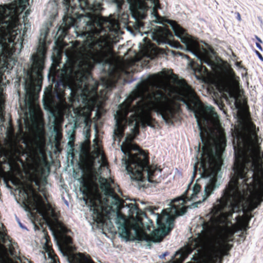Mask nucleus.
<instances>
[{"instance_id":"1","label":"nucleus","mask_w":263,"mask_h":263,"mask_svg":"<svg viewBox=\"0 0 263 263\" xmlns=\"http://www.w3.org/2000/svg\"><path fill=\"white\" fill-rule=\"evenodd\" d=\"M194 113L203 146L200 161L194 165L192 180L184 193L171 202V212L184 214L187 208H195L214 190V108L201 100H180Z\"/></svg>"},{"instance_id":"2","label":"nucleus","mask_w":263,"mask_h":263,"mask_svg":"<svg viewBox=\"0 0 263 263\" xmlns=\"http://www.w3.org/2000/svg\"><path fill=\"white\" fill-rule=\"evenodd\" d=\"M89 20L87 22L82 36L85 37L84 45L89 49L84 60L79 65V70L74 72V78L78 84L72 83L69 86L73 90L74 87H81L83 81L87 79L86 74H89L97 64L108 63L115 52L112 47L104 48L105 39H111L118 34L120 29L117 19L111 16L89 14Z\"/></svg>"},{"instance_id":"3","label":"nucleus","mask_w":263,"mask_h":263,"mask_svg":"<svg viewBox=\"0 0 263 263\" xmlns=\"http://www.w3.org/2000/svg\"><path fill=\"white\" fill-rule=\"evenodd\" d=\"M159 81V76H149L139 83L137 88L123 102H126L129 106L130 112L137 115L139 127L154 126L156 120L152 116V111L161 115L168 124H173L174 122L181 119L182 109L178 103L166 97L163 100V94L159 90L152 94L148 93L150 89L155 87Z\"/></svg>"},{"instance_id":"4","label":"nucleus","mask_w":263,"mask_h":263,"mask_svg":"<svg viewBox=\"0 0 263 263\" xmlns=\"http://www.w3.org/2000/svg\"><path fill=\"white\" fill-rule=\"evenodd\" d=\"M29 0H14L11 4L0 8V77L6 70L12 69L14 62L12 55L18 47H23V39L15 42L16 29L19 25V15L26 8Z\"/></svg>"},{"instance_id":"5","label":"nucleus","mask_w":263,"mask_h":263,"mask_svg":"<svg viewBox=\"0 0 263 263\" xmlns=\"http://www.w3.org/2000/svg\"><path fill=\"white\" fill-rule=\"evenodd\" d=\"M194 250L196 252L192 258L194 261L189 263H214V204L203 218L202 230L197 237L177 252L168 263H182Z\"/></svg>"},{"instance_id":"6","label":"nucleus","mask_w":263,"mask_h":263,"mask_svg":"<svg viewBox=\"0 0 263 263\" xmlns=\"http://www.w3.org/2000/svg\"><path fill=\"white\" fill-rule=\"evenodd\" d=\"M170 24L176 36L186 46V49L194 54L199 60L200 64L195 62L190 63L191 69L198 80L203 82L209 81L210 85L208 89L210 93H214V61L211 59L209 46L204 42L199 43L194 40L175 21H171Z\"/></svg>"},{"instance_id":"7","label":"nucleus","mask_w":263,"mask_h":263,"mask_svg":"<svg viewBox=\"0 0 263 263\" xmlns=\"http://www.w3.org/2000/svg\"><path fill=\"white\" fill-rule=\"evenodd\" d=\"M226 44V42L215 38V105H218L223 114L226 112V106L223 103L219 105L216 98L219 95L231 103L234 99L235 80H239L228 61L218 55L219 52L227 53L223 48Z\"/></svg>"},{"instance_id":"8","label":"nucleus","mask_w":263,"mask_h":263,"mask_svg":"<svg viewBox=\"0 0 263 263\" xmlns=\"http://www.w3.org/2000/svg\"><path fill=\"white\" fill-rule=\"evenodd\" d=\"M234 156L241 174L240 179L248 183L253 180L254 177L250 176L255 172L258 159L263 160V151L260 150L258 157L255 145L252 138L241 141L233 146Z\"/></svg>"},{"instance_id":"9","label":"nucleus","mask_w":263,"mask_h":263,"mask_svg":"<svg viewBox=\"0 0 263 263\" xmlns=\"http://www.w3.org/2000/svg\"><path fill=\"white\" fill-rule=\"evenodd\" d=\"M128 159L125 160L126 169L131 179L137 181L157 182L156 176L161 170L155 165L149 164V153L143 149L132 154L127 151Z\"/></svg>"},{"instance_id":"10","label":"nucleus","mask_w":263,"mask_h":263,"mask_svg":"<svg viewBox=\"0 0 263 263\" xmlns=\"http://www.w3.org/2000/svg\"><path fill=\"white\" fill-rule=\"evenodd\" d=\"M46 49L39 48L36 53L31 57L32 65L27 71L28 79L25 81V102L29 105L33 104L39 98L43 80V71L45 68Z\"/></svg>"},{"instance_id":"11","label":"nucleus","mask_w":263,"mask_h":263,"mask_svg":"<svg viewBox=\"0 0 263 263\" xmlns=\"http://www.w3.org/2000/svg\"><path fill=\"white\" fill-rule=\"evenodd\" d=\"M128 209V218L118 212L117 213V222L120 225L119 229L121 231L122 237L127 240H134L141 227H144V219L153 223L146 215L145 212L139 208L137 203L126 204Z\"/></svg>"},{"instance_id":"12","label":"nucleus","mask_w":263,"mask_h":263,"mask_svg":"<svg viewBox=\"0 0 263 263\" xmlns=\"http://www.w3.org/2000/svg\"><path fill=\"white\" fill-rule=\"evenodd\" d=\"M175 217L166 212L162 215H158L157 224L159 228L154 230L151 234H148L143 229L149 230L150 226L144 223V227L135 235V239L145 240L147 242H160L162 239L173 229Z\"/></svg>"},{"instance_id":"13","label":"nucleus","mask_w":263,"mask_h":263,"mask_svg":"<svg viewBox=\"0 0 263 263\" xmlns=\"http://www.w3.org/2000/svg\"><path fill=\"white\" fill-rule=\"evenodd\" d=\"M62 87V88L56 87L54 91H52V87H50L45 92L43 100L44 109L50 112L54 117L53 126L62 127L64 121L63 116L57 106V101L56 100L57 99L61 104L66 103L65 93L64 89L65 85L63 84Z\"/></svg>"},{"instance_id":"14","label":"nucleus","mask_w":263,"mask_h":263,"mask_svg":"<svg viewBox=\"0 0 263 263\" xmlns=\"http://www.w3.org/2000/svg\"><path fill=\"white\" fill-rule=\"evenodd\" d=\"M80 191L83 195V200L86 204L93 211V219L98 223H103L105 220V206L100 195L93 192L91 184L87 181L82 182Z\"/></svg>"},{"instance_id":"15","label":"nucleus","mask_w":263,"mask_h":263,"mask_svg":"<svg viewBox=\"0 0 263 263\" xmlns=\"http://www.w3.org/2000/svg\"><path fill=\"white\" fill-rule=\"evenodd\" d=\"M24 191L26 195L24 202L26 210L30 212L36 211L43 218H49L50 213L53 212L51 204H46L42 196L36 193L31 185L27 189H25Z\"/></svg>"},{"instance_id":"16","label":"nucleus","mask_w":263,"mask_h":263,"mask_svg":"<svg viewBox=\"0 0 263 263\" xmlns=\"http://www.w3.org/2000/svg\"><path fill=\"white\" fill-rule=\"evenodd\" d=\"M130 112V108L126 102H122L118 106V110L115 116L116 129L114 134L119 139H121L124 135V129L127 126V116Z\"/></svg>"},{"instance_id":"17","label":"nucleus","mask_w":263,"mask_h":263,"mask_svg":"<svg viewBox=\"0 0 263 263\" xmlns=\"http://www.w3.org/2000/svg\"><path fill=\"white\" fill-rule=\"evenodd\" d=\"M217 215V204L216 202H215V263H223L224 257L230 255L229 252L233 245L229 242H225L220 249H218Z\"/></svg>"},{"instance_id":"18","label":"nucleus","mask_w":263,"mask_h":263,"mask_svg":"<svg viewBox=\"0 0 263 263\" xmlns=\"http://www.w3.org/2000/svg\"><path fill=\"white\" fill-rule=\"evenodd\" d=\"M90 90L86 84L84 85V89L82 95L83 102L86 105L83 107H80L78 114L84 117L87 118L90 116L92 106L94 101L89 95Z\"/></svg>"},{"instance_id":"19","label":"nucleus","mask_w":263,"mask_h":263,"mask_svg":"<svg viewBox=\"0 0 263 263\" xmlns=\"http://www.w3.org/2000/svg\"><path fill=\"white\" fill-rule=\"evenodd\" d=\"M100 187L103 191H104L105 194L112 197L116 200V203L118 204L119 208H124L125 207V201L115 193L107 180L104 178H102L100 180Z\"/></svg>"},{"instance_id":"20","label":"nucleus","mask_w":263,"mask_h":263,"mask_svg":"<svg viewBox=\"0 0 263 263\" xmlns=\"http://www.w3.org/2000/svg\"><path fill=\"white\" fill-rule=\"evenodd\" d=\"M156 35L158 37V40L162 42L168 43L175 47H178L180 45V43L178 42H174L173 43H171L174 35L171 31L168 29L160 27L156 31Z\"/></svg>"},{"instance_id":"21","label":"nucleus","mask_w":263,"mask_h":263,"mask_svg":"<svg viewBox=\"0 0 263 263\" xmlns=\"http://www.w3.org/2000/svg\"><path fill=\"white\" fill-rule=\"evenodd\" d=\"M248 186L251 188V196L248 201V208L250 212H253L256 209L258 208L262 202L259 196L256 193V186L253 182H250Z\"/></svg>"},{"instance_id":"22","label":"nucleus","mask_w":263,"mask_h":263,"mask_svg":"<svg viewBox=\"0 0 263 263\" xmlns=\"http://www.w3.org/2000/svg\"><path fill=\"white\" fill-rule=\"evenodd\" d=\"M76 20L71 16L65 15L63 17V23L60 27L59 31H61L59 38L63 39L68 34L69 29L74 26Z\"/></svg>"},{"instance_id":"23","label":"nucleus","mask_w":263,"mask_h":263,"mask_svg":"<svg viewBox=\"0 0 263 263\" xmlns=\"http://www.w3.org/2000/svg\"><path fill=\"white\" fill-rule=\"evenodd\" d=\"M215 190L219 187V184H217V126H216V120L218 119V115L217 113L215 111Z\"/></svg>"},{"instance_id":"24","label":"nucleus","mask_w":263,"mask_h":263,"mask_svg":"<svg viewBox=\"0 0 263 263\" xmlns=\"http://www.w3.org/2000/svg\"><path fill=\"white\" fill-rule=\"evenodd\" d=\"M134 126L132 129V132L134 137H136L139 134L140 130L137 122V115L132 114L129 117H127V126Z\"/></svg>"},{"instance_id":"25","label":"nucleus","mask_w":263,"mask_h":263,"mask_svg":"<svg viewBox=\"0 0 263 263\" xmlns=\"http://www.w3.org/2000/svg\"><path fill=\"white\" fill-rule=\"evenodd\" d=\"M23 160L19 157L16 156L12 158L9 162L11 170L14 173H19L21 171V165H24Z\"/></svg>"},{"instance_id":"26","label":"nucleus","mask_w":263,"mask_h":263,"mask_svg":"<svg viewBox=\"0 0 263 263\" xmlns=\"http://www.w3.org/2000/svg\"><path fill=\"white\" fill-rule=\"evenodd\" d=\"M32 155L34 159L38 162H42L43 163L47 162V158L45 154L41 147L37 146L32 149Z\"/></svg>"},{"instance_id":"27","label":"nucleus","mask_w":263,"mask_h":263,"mask_svg":"<svg viewBox=\"0 0 263 263\" xmlns=\"http://www.w3.org/2000/svg\"><path fill=\"white\" fill-rule=\"evenodd\" d=\"M4 174L5 177L4 178V180L8 187H10V186L8 185L9 181H10L14 185H18L20 183L21 181L18 179L16 178L15 176L11 175L10 172H4Z\"/></svg>"},{"instance_id":"28","label":"nucleus","mask_w":263,"mask_h":263,"mask_svg":"<svg viewBox=\"0 0 263 263\" xmlns=\"http://www.w3.org/2000/svg\"><path fill=\"white\" fill-rule=\"evenodd\" d=\"M87 258L80 253L72 256L70 260V263H87Z\"/></svg>"},{"instance_id":"29","label":"nucleus","mask_w":263,"mask_h":263,"mask_svg":"<svg viewBox=\"0 0 263 263\" xmlns=\"http://www.w3.org/2000/svg\"><path fill=\"white\" fill-rule=\"evenodd\" d=\"M45 239H46V243L45 244V249L46 252L50 253V251L52 250L51 248V242L50 241V236L46 233L45 235Z\"/></svg>"},{"instance_id":"30","label":"nucleus","mask_w":263,"mask_h":263,"mask_svg":"<svg viewBox=\"0 0 263 263\" xmlns=\"http://www.w3.org/2000/svg\"><path fill=\"white\" fill-rule=\"evenodd\" d=\"M53 132L55 134L56 139L60 140L62 138V127L53 126Z\"/></svg>"},{"instance_id":"31","label":"nucleus","mask_w":263,"mask_h":263,"mask_svg":"<svg viewBox=\"0 0 263 263\" xmlns=\"http://www.w3.org/2000/svg\"><path fill=\"white\" fill-rule=\"evenodd\" d=\"M235 65L236 67H237L239 69H242L243 71H245V74H243V73H241V76L242 77H244V76H247L248 75V73H247V71H248V69L242 65V61H237L235 63Z\"/></svg>"},{"instance_id":"32","label":"nucleus","mask_w":263,"mask_h":263,"mask_svg":"<svg viewBox=\"0 0 263 263\" xmlns=\"http://www.w3.org/2000/svg\"><path fill=\"white\" fill-rule=\"evenodd\" d=\"M9 253L12 256H16V252L15 250L14 247L12 245H11L9 247Z\"/></svg>"},{"instance_id":"33","label":"nucleus","mask_w":263,"mask_h":263,"mask_svg":"<svg viewBox=\"0 0 263 263\" xmlns=\"http://www.w3.org/2000/svg\"><path fill=\"white\" fill-rule=\"evenodd\" d=\"M253 51L255 53L256 55L258 57V58L259 59V60L261 61V62H263V57L262 55H261V54L256 49H255V48H254L253 49Z\"/></svg>"},{"instance_id":"34","label":"nucleus","mask_w":263,"mask_h":263,"mask_svg":"<svg viewBox=\"0 0 263 263\" xmlns=\"http://www.w3.org/2000/svg\"><path fill=\"white\" fill-rule=\"evenodd\" d=\"M80 3V6L82 7L83 5H84V7H87L89 3L88 0H79Z\"/></svg>"},{"instance_id":"35","label":"nucleus","mask_w":263,"mask_h":263,"mask_svg":"<svg viewBox=\"0 0 263 263\" xmlns=\"http://www.w3.org/2000/svg\"><path fill=\"white\" fill-rule=\"evenodd\" d=\"M256 44V47L259 50H260L261 51H263V48L261 45V44H259V43H255Z\"/></svg>"},{"instance_id":"36","label":"nucleus","mask_w":263,"mask_h":263,"mask_svg":"<svg viewBox=\"0 0 263 263\" xmlns=\"http://www.w3.org/2000/svg\"><path fill=\"white\" fill-rule=\"evenodd\" d=\"M14 263H25L24 262H23L22 259L21 258V257H17V260H16Z\"/></svg>"},{"instance_id":"37","label":"nucleus","mask_w":263,"mask_h":263,"mask_svg":"<svg viewBox=\"0 0 263 263\" xmlns=\"http://www.w3.org/2000/svg\"><path fill=\"white\" fill-rule=\"evenodd\" d=\"M123 16H126V18H125V21L123 22L124 23L126 24L127 23V20L128 16L127 14H123Z\"/></svg>"},{"instance_id":"38","label":"nucleus","mask_w":263,"mask_h":263,"mask_svg":"<svg viewBox=\"0 0 263 263\" xmlns=\"http://www.w3.org/2000/svg\"><path fill=\"white\" fill-rule=\"evenodd\" d=\"M257 19L259 21L260 25H262L263 24V21L262 17L261 16H257Z\"/></svg>"},{"instance_id":"39","label":"nucleus","mask_w":263,"mask_h":263,"mask_svg":"<svg viewBox=\"0 0 263 263\" xmlns=\"http://www.w3.org/2000/svg\"><path fill=\"white\" fill-rule=\"evenodd\" d=\"M226 222L227 223V225L228 227L232 226L233 224V223L231 220H227Z\"/></svg>"},{"instance_id":"40","label":"nucleus","mask_w":263,"mask_h":263,"mask_svg":"<svg viewBox=\"0 0 263 263\" xmlns=\"http://www.w3.org/2000/svg\"><path fill=\"white\" fill-rule=\"evenodd\" d=\"M67 241L69 243L72 242V238L70 236H66Z\"/></svg>"},{"instance_id":"41","label":"nucleus","mask_w":263,"mask_h":263,"mask_svg":"<svg viewBox=\"0 0 263 263\" xmlns=\"http://www.w3.org/2000/svg\"><path fill=\"white\" fill-rule=\"evenodd\" d=\"M236 18L239 21H240L241 20L240 14L238 12L237 13V15Z\"/></svg>"},{"instance_id":"42","label":"nucleus","mask_w":263,"mask_h":263,"mask_svg":"<svg viewBox=\"0 0 263 263\" xmlns=\"http://www.w3.org/2000/svg\"><path fill=\"white\" fill-rule=\"evenodd\" d=\"M256 43H259V44H262L263 42H262V41L261 40V39L259 37V38H258L257 42Z\"/></svg>"},{"instance_id":"43","label":"nucleus","mask_w":263,"mask_h":263,"mask_svg":"<svg viewBox=\"0 0 263 263\" xmlns=\"http://www.w3.org/2000/svg\"><path fill=\"white\" fill-rule=\"evenodd\" d=\"M149 211L151 212L152 214L154 213V210L152 209V207H150L149 208Z\"/></svg>"},{"instance_id":"44","label":"nucleus","mask_w":263,"mask_h":263,"mask_svg":"<svg viewBox=\"0 0 263 263\" xmlns=\"http://www.w3.org/2000/svg\"><path fill=\"white\" fill-rule=\"evenodd\" d=\"M254 38L256 39V40L257 41L258 38H259L257 35H254Z\"/></svg>"},{"instance_id":"45","label":"nucleus","mask_w":263,"mask_h":263,"mask_svg":"<svg viewBox=\"0 0 263 263\" xmlns=\"http://www.w3.org/2000/svg\"><path fill=\"white\" fill-rule=\"evenodd\" d=\"M110 86L111 87L115 86V83H111L110 84Z\"/></svg>"},{"instance_id":"46","label":"nucleus","mask_w":263,"mask_h":263,"mask_svg":"<svg viewBox=\"0 0 263 263\" xmlns=\"http://www.w3.org/2000/svg\"><path fill=\"white\" fill-rule=\"evenodd\" d=\"M154 2L155 3H159V0H154Z\"/></svg>"},{"instance_id":"47","label":"nucleus","mask_w":263,"mask_h":263,"mask_svg":"<svg viewBox=\"0 0 263 263\" xmlns=\"http://www.w3.org/2000/svg\"><path fill=\"white\" fill-rule=\"evenodd\" d=\"M35 184H36V185H39V184H40L39 181H36V182H35Z\"/></svg>"},{"instance_id":"48","label":"nucleus","mask_w":263,"mask_h":263,"mask_svg":"<svg viewBox=\"0 0 263 263\" xmlns=\"http://www.w3.org/2000/svg\"><path fill=\"white\" fill-rule=\"evenodd\" d=\"M211 52L212 53L214 54V49H211Z\"/></svg>"},{"instance_id":"49","label":"nucleus","mask_w":263,"mask_h":263,"mask_svg":"<svg viewBox=\"0 0 263 263\" xmlns=\"http://www.w3.org/2000/svg\"><path fill=\"white\" fill-rule=\"evenodd\" d=\"M63 231H64V232H66V230H67L66 228H65V227H64V228H63Z\"/></svg>"},{"instance_id":"50","label":"nucleus","mask_w":263,"mask_h":263,"mask_svg":"<svg viewBox=\"0 0 263 263\" xmlns=\"http://www.w3.org/2000/svg\"><path fill=\"white\" fill-rule=\"evenodd\" d=\"M232 55H233V57H234V58H236V57H237L236 55L235 54H234V53H233V54H232Z\"/></svg>"},{"instance_id":"51","label":"nucleus","mask_w":263,"mask_h":263,"mask_svg":"<svg viewBox=\"0 0 263 263\" xmlns=\"http://www.w3.org/2000/svg\"><path fill=\"white\" fill-rule=\"evenodd\" d=\"M122 151H123L125 154H126V152H125V151H124V150L123 148H122Z\"/></svg>"},{"instance_id":"52","label":"nucleus","mask_w":263,"mask_h":263,"mask_svg":"<svg viewBox=\"0 0 263 263\" xmlns=\"http://www.w3.org/2000/svg\"><path fill=\"white\" fill-rule=\"evenodd\" d=\"M256 135H257V137H258V136H257V134ZM257 140H259V138L258 137H257Z\"/></svg>"},{"instance_id":"53","label":"nucleus","mask_w":263,"mask_h":263,"mask_svg":"<svg viewBox=\"0 0 263 263\" xmlns=\"http://www.w3.org/2000/svg\"><path fill=\"white\" fill-rule=\"evenodd\" d=\"M200 148V143L199 144V149Z\"/></svg>"},{"instance_id":"54","label":"nucleus","mask_w":263,"mask_h":263,"mask_svg":"<svg viewBox=\"0 0 263 263\" xmlns=\"http://www.w3.org/2000/svg\"><path fill=\"white\" fill-rule=\"evenodd\" d=\"M214 2H215V3H216V4H217V5H218V3H217L215 0L214 1Z\"/></svg>"},{"instance_id":"55","label":"nucleus","mask_w":263,"mask_h":263,"mask_svg":"<svg viewBox=\"0 0 263 263\" xmlns=\"http://www.w3.org/2000/svg\"><path fill=\"white\" fill-rule=\"evenodd\" d=\"M27 12H28V11H27L26 12H25V14H27Z\"/></svg>"}]
</instances>
